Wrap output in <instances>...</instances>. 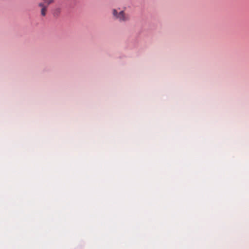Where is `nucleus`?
<instances>
[{"label": "nucleus", "instance_id": "obj_1", "mask_svg": "<svg viewBox=\"0 0 249 249\" xmlns=\"http://www.w3.org/2000/svg\"><path fill=\"white\" fill-rule=\"evenodd\" d=\"M54 0H42L38 3V7L40 8V15L42 17H45L48 12V8L49 6L53 3Z\"/></svg>", "mask_w": 249, "mask_h": 249}, {"label": "nucleus", "instance_id": "obj_2", "mask_svg": "<svg viewBox=\"0 0 249 249\" xmlns=\"http://www.w3.org/2000/svg\"><path fill=\"white\" fill-rule=\"evenodd\" d=\"M112 14L115 18L120 22H126L129 19V15L124 11H121L118 12L117 10L113 9L112 10Z\"/></svg>", "mask_w": 249, "mask_h": 249}, {"label": "nucleus", "instance_id": "obj_3", "mask_svg": "<svg viewBox=\"0 0 249 249\" xmlns=\"http://www.w3.org/2000/svg\"><path fill=\"white\" fill-rule=\"evenodd\" d=\"M61 8L60 7H56L54 9L53 11V15L54 16H58L61 13Z\"/></svg>", "mask_w": 249, "mask_h": 249}]
</instances>
